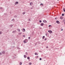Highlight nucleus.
<instances>
[{
	"label": "nucleus",
	"instance_id": "32",
	"mask_svg": "<svg viewBox=\"0 0 65 65\" xmlns=\"http://www.w3.org/2000/svg\"><path fill=\"white\" fill-rule=\"evenodd\" d=\"M2 55V53H0V55Z\"/></svg>",
	"mask_w": 65,
	"mask_h": 65
},
{
	"label": "nucleus",
	"instance_id": "38",
	"mask_svg": "<svg viewBox=\"0 0 65 65\" xmlns=\"http://www.w3.org/2000/svg\"><path fill=\"white\" fill-rule=\"evenodd\" d=\"M56 19L57 18H55V20H57Z\"/></svg>",
	"mask_w": 65,
	"mask_h": 65
},
{
	"label": "nucleus",
	"instance_id": "10",
	"mask_svg": "<svg viewBox=\"0 0 65 65\" xmlns=\"http://www.w3.org/2000/svg\"><path fill=\"white\" fill-rule=\"evenodd\" d=\"M11 21H13V22H14V21H15V20L14 19H13L12 20H11Z\"/></svg>",
	"mask_w": 65,
	"mask_h": 65
},
{
	"label": "nucleus",
	"instance_id": "2",
	"mask_svg": "<svg viewBox=\"0 0 65 65\" xmlns=\"http://www.w3.org/2000/svg\"><path fill=\"white\" fill-rule=\"evenodd\" d=\"M48 32H49L50 34H52V31L51 30H48Z\"/></svg>",
	"mask_w": 65,
	"mask_h": 65
},
{
	"label": "nucleus",
	"instance_id": "34",
	"mask_svg": "<svg viewBox=\"0 0 65 65\" xmlns=\"http://www.w3.org/2000/svg\"><path fill=\"white\" fill-rule=\"evenodd\" d=\"M42 59L41 58H40V60H41Z\"/></svg>",
	"mask_w": 65,
	"mask_h": 65
},
{
	"label": "nucleus",
	"instance_id": "17",
	"mask_svg": "<svg viewBox=\"0 0 65 65\" xmlns=\"http://www.w3.org/2000/svg\"><path fill=\"white\" fill-rule=\"evenodd\" d=\"M63 11H64V12H65V9L64 8H63Z\"/></svg>",
	"mask_w": 65,
	"mask_h": 65
},
{
	"label": "nucleus",
	"instance_id": "20",
	"mask_svg": "<svg viewBox=\"0 0 65 65\" xmlns=\"http://www.w3.org/2000/svg\"><path fill=\"white\" fill-rule=\"evenodd\" d=\"M17 17V15H15L14 16V18H16Z\"/></svg>",
	"mask_w": 65,
	"mask_h": 65
},
{
	"label": "nucleus",
	"instance_id": "15",
	"mask_svg": "<svg viewBox=\"0 0 65 65\" xmlns=\"http://www.w3.org/2000/svg\"><path fill=\"white\" fill-rule=\"evenodd\" d=\"M35 55H38V54H37L36 53H35Z\"/></svg>",
	"mask_w": 65,
	"mask_h": 65
},
{
	"label": "nucleus",
	"instance_id": "21",
	"mask_svg": "<svg viewBox=\"0 0 65 65\" xmlns=\"http://www.w3.org/2000/svg\"><path fill=\"white\" fill-rule=\"evenodd\" d=\"M27 59H30V57H27Z\"/></svg>",
	"mask_w": 65,
	"mask_h": 65
},
{
	"label": "nucleus",
	"instance_id": "18",
	"mask_svg": "<svg viewBox=\"0 0 65 65\" xmlns=\"http://www.w3.org/2000/svg\"><path fill=\"white\" fill-rule=\"evenodd\" d=\"M25 14V12H23V14Z\"/></svg>",
	"mask_w": 65,
	"mask_h": 65
},
{
	"label": "nucleus",
	"instance_id": "14",
	"mask_svg": "<svg viewBox=\"0 0 65 65\" xmlns=\"http://www.w3.org/2000/svg\"><path fill=\"white\" fill-rule=\"evenodd\" d=\"M15 32V31H12V33H14Z\"/></svg>",
	"mask_w": 65,
	"mask_h": 65
},
{
	"label": "nucleus",
	"instance_id": "5",
	"mask_svg": "<svg viewBox=\"0 0 65 65\" xmlns=\"http://www.w3.org/2000/svg\"><path fill=\"white\" fill-rule=\"evenodd\" d=\"M19 2H17L15 3V5H17V4H18Z\"/></svg>",
	"mask_w": 65,
	"mask_h": 65
},
{
	"label": "nucleus",
	"instance_id": "3",
	"mask_svg": "<svg viewBox=\"0 0 65 65\" xmlns=\"http://www.w3.org/2000/svg\"><path fill=\"white\" fill-rule=\"evenodd\" d=\"M56 23H57V24H59L60 23V22L58 21H56Z\"/></svg>",
	"mask_w": 65,
	"mask_h": 65
},
{
	"label": "nucleus",
	"instance_id": "44",
	"mask_svg": "<svg viewBox=\"0 0 65 65\" xmlns=\"http://www.w3.org/2000/svg\"><path fill=\"white\" fill-rule=\"evenodd\" d=\"M32 33H33V32Z\"/></svg>",
	"mask_w": 65,
	"mask_h": 65
},
{
	"label": "nucleus",
	"instance_id": "35",
	"mask_svg": "<svg viewBox=\"0 0 65 65\" xmlns=\"http://www.w3.org/2000/svg\"><path fill=\"white\" fill-rule=\"evenodd\" d=\"M28 21H31L30 19H28Z\"/></svg>",
	"mask_w": 65,
	"mask_h": 65
},
{
	"label": "nucleus",
	"instance_id": "26",
	"mask_svg": "<svg viewBox=\"0 0 65 65\" xmlns=\"http://www.w3.org/2000/svg\"><path fill=\"white\" fill-rule=\"evenodd\" d=\"M23 37H25V35H23Z\"/></svg>",
	"mask_w": 65,
	"mask_h": 65
},
{
	"label": "nucleus",
	"instance_id": "39",
	"mask_svg": "<svg viewBox=\"0 0 65 65\" xmlns=\"http://www.w3.org/2000/svg\"><path fill=\"white\" fill-rule=\"evenodd\" d=\"M31 3H30V5H31Z\"/></svg>",
	"mask_w": 65,
	"mask_h": 65
},
{
	"label": "nucleus",
	"instance_id": "31",
	"mask_svg": "<svg viewBox=\"0 0 65 65\" xmlns=\"http://www.w3.org/2000/svg\"><path fill=\"white\" fill-rule=\"evenodd\" d=\"M28 39H30V37H29L28 38Z\"/></svg>",
	"mask_w": 65,
	"mask_h": 65
},
{
	"label": "nucleus",
	"instance_id": "29",
	"mask_svg": "<svg viewBox=\"0 0 65 65\" xmlns=\"http://www.w3.org/2000/svg\"><path fill=\"white\" fill-rule=\"evenodd\" d=\"M40 5H42V6H43V4H40Z\"/></svg>",
	"mask_w": 65,
	"mask_h": 65
},
{
	"label": "nucleus",
	"instance_id": "4",
	"mask_svg": "<svg viewBox=\"0 0 65 65\" xmlns=\"http://www.w3.org/2000/svg\"><path fill=\"white\" fill-rule=\"evenodd\" d=\"M44 25V23H42L40 24V26H43Z\"/></svg>",
	"mask_w": 65,
	"mask_h": 65
},
{
	"label": "nucleus",
	"instance_id": "42",
	"mask_svg": "<svg viewBox=\"0 0 65 65\" xmlns=\"http://www.w3.org/2000/svg\"><path fill=\"white\" fill-rule=\"evenodd\" d=\"M57 0V1H59V0Z\"/></svg>",
	"mask_w": 65,
	"mask_h": 65
},
{
	"label": "nucleus",
	"instance_id": "30",
	"mask_svg": "<svg viewBox=\"0 0 65 65\" xmlns=\"http://www.w3.org/2000/svg\"><path fill=\"white\" fill-rule=\"evenodd\" d=\"M41 20H40L39 21V22H40V23H41Z\"/></svg>",
	"mask_w": 65,
	"mask_h": 65
},
{
	"label": "nucleus",
	"instance_id": "1",
	"mask_svg": "<svg viewBox=\"0 0 65 65\" xmlns=\"http://www.w3.org/2000/svg\"><path fill=\"white\" fill-rule=\"evenodd\" d=\"M28 41V40L27 39H25L24 40L23 42L24 43H27Z\"/></svg>",
	"mask_w": 65,
	"mask_h": 65
},
{
	"label": "nucleus",
	"instance_id": "12",
	"mask_svg": "<svg viewBox=\"0 0 65 65\" xmlns=\"http://www.w3.org/2000/svg\"><path fill=\"white\" fill-rule=\"evenodd\" d=\"M22 32H20L18 34V35H20L21 34H22Z\"/></svg>",
	"mask_w": 65,
	"mask_h": 65
},
{
	"label": "nucleus",
	"instance_id": "36",
	"mask_svg": "<svg viewBox=\"0 0 65 65\" xmlns=\"http://www.w3.org/2000/svg\"><path fill=\"white\" fill-rule=\"evenodd\" d=\"M1 8V9H3L2 7H1V8Z\"/></svg>",
	"mask_w": 65,
	"mask_h": 65
},
{
	"label": "nucleus",
	"instance_id": "41",
	"mask_svg": "<svg viewBox=\"0 0 65 65\" xmlns=\"http://www.w3.org/2000/svg\"><path fill=\"white\" fill-rule=\"evenodd\" d=\"M13 47H14V46H13Z\"/></svg>",
	"mask_w": 65,
	"mask_h": 65
},
{
	"label": "nucleus",
	"instance_id": "23",
	"mask_svg": "<svg viewBox=\"0 0 65 65\" xmlns=\"http://www.w3.org/2000/svg\"><path fill=\"white\" fill-rule=\"evenodd\" d=\"M22 62H20V65H22Z\"/></svg>",
	"mask_w": 65,
	"mask_h": 65
},
{
	"label": "nucleus",
	"instance_id": "16",
	"mask_svg": "<svg viewBox=\"0 0 65 65\" xmlns=\"http://www.w3.org/2000/svg\"><path fill=\"white\" fill-rule=\"evenodd\" d=\"M10 27H12V25H10Z\"/></svg>",
	"mask_w": 65,
	"mask_h": 65
},
{
	"label": "nucleus",
	"instance_id": "24",
	"mask_svg": "<svg viewBox=\"0 0 65 65\" xmlns=\"http://www.w3.org/2000/svg\"><path fill=\"white\" fill-rule=\"evenodd\" d=\"M46 39H46V38H45L44 39V40L46 41Z\"/></svg>",
	"mask_w": 65,
	"mask_h": 65
},
{
	"label": "nucleus",
	"instance_id": "25",
	"mask_svg": "<svg viewBox=\"0 0 65 65\" xmlns=\"http://www.w3.org/2000/svg\"><path fill=\"white\" fill-rule=\"evenodd\" d=\"M64 14H62V16H64Z\"/></svg>",
	"mask_w": 65,
	"mask_h": 65
},
{
	"label": "nucleus",
	"instance_id": "43",
	"mask_svg": "<svg viewBox=\"0 0 65 65\" xmlns=\"http://www.w3.org/2000/svg\"><path fill=\"white\" fill-rule=\"evenodd\" d=\"M47 34H46V35Z\"/></svg>",
	"mask_w": 65,
	"mask_h": 65
},
{
	"label": "nucleus",
	"instance_id": "7",
	"mask_svg": "<svg viewBox=\"0 0 65 65\" xmlns=\"http://www.w3.org/2000/svg\"><path fill=\"white\" fill-rule=\"evenodd\" d=\"M2 54H5V52L3 51L2 52Z\"/></svg>",
	"mask_w": 65,
	"mask_h": 65
},
{
	"label": "nucleus",
	"instance_id": "33",
	"mask_svg": "<svg viewBox=\"0 0 65 65\" xmlns=\"http://www.w3.org/2000/svg\"><path fill=\"white\" fill-rule=\"evenodd\" d=\"M50 26H52V25H49V26H48V27H50Z\"/></svg>",
	"mask_w": 65,
	"mask_h": 65
},
{
	"label": "nucleus",
	"instance_id": "11",
	"mask_svg": "<svg viewBox=\"0 0 65 65\" xmlns=\"http://www.w3.org/2000/svg\"><path fill=\"white\" fill-rule=\"evenodd\" d=\"M44 38H45V36H44L42 37V39H44Z\"/></svg>",
	"mask_w": 65,
	"mask_h": 65
},
{
	"label": "nucleus",
	"instance_id": "28",
	"mask_svg": "<svg viewBox=\"0 0 65 65\" xmlns=\"http://www.w3.org/2000/svg\"><path fill=\"white\" fill-rule=\"evenodd\" d=\"M23 30H24V32H25V29H23Z\"/></svg>",
	"mask_w": 65,
	"mask_h": 65
},
{
	"label": "nucleus",
	"instance_id": "37",
	"mask_svg": "<svg viewBox=\"0 0 65 65\" xmlns=\"http://www.w3.org/2000/svg\"><path fill=\"white\" fill-rule=\"evenodd\" d=\"M46 48H48V47H46Z\"/></svg>",
	"mask_w": 65,
	"mask_h": 65
},
{
	"label": "nucleus",
	"instance_id": "8",
	"mask_svg": "<svg viewBox=\"0 0 65 65\" xmlns=\"http://www.w3.org/2000/svg\"><path fill=\"white\" fill-rule=\"evenodd\" d=\"M17 30L18 31H19V32H20V29L19 28H18L17 29Z\"/></svg>",
	"mask_w": 65,
	"mask_h": 65
},
{
	"label": "nucleus",
	"instance_id": "9",
	"mask_svg": "<svg viewBox=\"0 0 65 65\" xmlns=\"http://www.w3.org/2000/svg\"><path fill=\"white\" fill-rule=\"evenodd\" d=\"M24 58H27V56H26V55H24Z\"/></svg>",
	"mask_w": 65,
	"mask_h": 65
},
{
	"label": "nucleus",
	"instance_id": "13",
	"mask_svg": "<svg viewBox=\"0 0 65 65\" xmlns=\"http://www.w3.org/2000/svg\"><path fill=\"white\" fill-rule=\"evenodd\" d=\"M60 19L62 20L63 19V17H60Z\"/></svg>",
	"mask_w": 65,
	"mask_h": 65
},
{
	"label": "nucleus",
	"instance_id": "22",
	"mask_svg": "<svg viewBox=\"0 0 65 65\" xmlns=\"http://www.w3.org/2000/svg\"><path fill=\"white\" fill-rule=\"evenodd\" d=\"M25 54L26 55H28V53L27 52H26Z\"/></svg>",
	"mask_w": 65,
	"mask_h": 65
},
{
	"label": "nucleus",
	"instance_id": "6",
	"mask_svg": "<svg viewBox=\"0 0 65 65\" xmlns=\"http://www.w3.org/2000/svg\"><path fill=\"white\" fill-rule=\"evenodd\" d=\"M43 22L44 23H47V21L45 20H43Z\"/></svg>",
	"mask_w": 65,
	"mask_h": 65
},
{
	"label": "nucleus",
	"instance_id": "40",
	"mask_svg": "<svg viewBox=\"0 0 65 65\" xmlns=\"http://www.w3.org/2000/svg\"><path fill=\"white\" fill-rule=\"evenodd\" d=\"M61 31H63V29H61Z\"/></svg>",
	"mask_w": 65,
	"mask_h": 65
},
{
	"label": "nucleus",
	"instance_id": "27",
	"mask_svg": "<svg viewBox=\"0 0 65 65\" xmlns=\"http://www.w3.org/2000/svg\"><path fill=\"white\" fill-rule=\"evenodd\" d=\"M31 62H29V65H31Z\"/></svg>",
	"mask_w": 65,
	"mask_h": 65
},
{
	"label": "nucleus",
	"instance_id": "19",
	"mask_svg": "<svg viewBox=\"0 0 65 65\" xmlns=\"http://www.w3.org/2000/svg\"><path fill=\"white\" fill-rule=\"evenodd\" d=\"M2 34V31H0V35H1V34Z\"/></svg>",
	"mask_w": 65,
	"mask_h": 65
}]
</instances>
